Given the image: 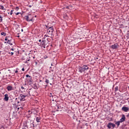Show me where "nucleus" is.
Returning <instances> with one entry per match:
<instances>
[{
    "label": "nucleus",
    "instance_id": "obj_1",
    "mask_svg": "<svg viewBox=\"0 0 129 129\" xmlns=\"http://www.w3.org/2000/svg\"><path fill=\"white\" fill-rule=\"evenodd\" d=\"M50 42H51V38L49 37V36L45 35L44 37L42 38L40 46L41 48L45 49L46 47H49V46H50Z\"/></svg>",
    "mask_w": 129,
    "mask_h": 129
},
{
    "label": "nucleus",
    "instance_id": "obj_2",
    "mask_svg": "<svg viewBox=\"0 0 129 129\" xmlns=\"http://www.w3.org/2000/svg\"><path fill=\"white\" fill-rule=\"evenodd\" d=\"M53 32H54V27L51 26V28L47 29V36H48V37H52V36H54V34H53Z\"/></svg>",
    "mask_w": 129,
    "mask_h": 129
},
{
    "label": "nucleus",
    "instance_id": "obj_3",
    "mask_svg": "<svg viewBox=\"0 0 129 129\" xmlns=\"http://www.w3.org/2000/svg\"><path fill=\"white\" fill-rule=\"evenodd\" d=\"M24 19L27 21V22H32V23H34V20L33 19H34V16L31 15L25 16Z\"/></svg>",
    "mask_w": 129,
    "mask_h": 129
},
{
    "label": "nucleus",
    "instance_id": "obj_4",
    "mask_svg": "<svg viewBox=\"0 0 129 129\" xmlns=\"http://www.w3.org/2000/svg\"><path fill=\"white\" fill-rule=\"evenodd\" d=\"M5 40L7 41V42H5V43H7V44H9L10 46H13V43H12L13 41V39H12V37L6 36Z\"/></svg>",
    "mask_w": 129,
    "mask_h": 129
},
{
    "label": "nucleus",
    "instance_id": "obj_5",
    "mask_svg": "<svg viewBox=\"0 0 129 129\" xmlns=\"http://www.w3.org/2000/svg\"><path fill=\"white\" fill-rule=\"evenodd\" d=\"M89 68L86 65H84L82 67H80L79 69V71L81 73H82V72H84L85 70H88Z\"/></svg>",
    "mask_w": 129,
    "mask_h": 129
},
{
    "label": "nucleus",
    "instance_id": "obj_6",
    "mask_svg": "<svg viewBox=\"0 0 129 129\" xmlns=\"http://www.w3.org/2000/svg\"><path fill=\"white\" fill-rule=\"evenodd\" d=\"M10 102L13 105H17V104L20 103V102L18 101V98H13L10 99Z\"/></svg>",
    "mask_w": 129,
    "mask_h": 129
},
{
    "label": "nucleus",
    "instance_id": "obj_7",
    "mask_svg": "<svg viewBox=\"0 0 129 129\" xmlns=\"http://www.w3.org/2000/svg\"><path fill=\"white\" fill-rule=\"evenodd\" d=\"M119 47V45L117 43H116L110 46V48H111V49H113V50H116V49H118Z\"/></svg>",
    "mask_w": 129,
    "mask_h": 129
},
{
    "label": "nucleus",
    "instance_id": "obj_8",
    "mask_svg": "<svg viewBox=\"0 0 129 129\" xmlns=\"http://www.w3.org/2000/svg\"><path fill=\"white\" fill-rule=\"evenodd\" d=\"M115 127V124L113 123L109 122L107 125V127H108V128H109V129L111 128V127L113 128Z\"/></svg>",
    "mask_w": 129,
    "mask_h": 129
},
{
    "label": "nucleus",
    "instance_id": "obj_9",
    "mask_svg": "<svg viewBox=\"0 0 129 129\" xmlns=\"http://www.w3.org/2000/svg\"><path fill=\"white\" fill-rule=\"evenodd\" d=\"M26 95H24L23 94H21L19 96L20 101H25L26 100Z\"/></svg>",
    "mask_w": 129,
    "mask_h": 129
},
{
    "label": "nucleus",
    "instance_id": "obj_10",
    "mask_svg": "<svg viewBox=\"0 0 129 129\" xmlns=\"http://www.w3.org/2000/svg\"><path fill=\"white\" fill-rule=\"evenodd\" d=\"M21 60H22L23 61H24V60H26L24 61V63H25L26 64H27V63H28V61H30V58H28V56H27V55L25 56H23L22 57V59H21Z\"/></svg>",
    "mask_w": 129,
    "mask_h": 129
},
{
    "label": "nucleus",
    "instance_id": "obj_11",
    "mask_svg": "<svg viewBox=\"0 0 129 129\" xmlns=\"http://www.w3.org/2000/svg\"><path fill=\"white\" fill-rule=\"evenodd\" d=\"M125 119H126V118H125V115H124V114H122L121 115V118L120 119V122L121 123V122H123V121H125Z\"/></svg>",
    "mask_w": 129,
    "mask_h": 129
},
{
    "label": "nucleus",
    "instance_id": "obj_12",
    "mask_svg": "<svg viewBox=\"0 0 129 129\" xmlns=\"http://www.w3.org/2000/svg\"><path fill=\"white\" fill-rule=\"evenodd\" d=\"M7 90H8V91H12V90H14L15 89L14 88V87H13V86L9 85L7 87Z\"/></svg>",
    "mask_w": 129,
    "mask_h": 129
},
{
    "label": "nucleus",
    "instance_id": "obj_13",
    "mask_svg": "<svg viewBox=\"0 0 129 129\" xmlns=\"http://www.w3.org/2000/svg\"><path fill=\"white\" fill-rule=\"evenodd\" d=\"M56 111H61V106L59 105H56L55 106Z\"/></svg>",
    "mask_w": 129,
    "mask_h": 129
},
{
    "label": "nucleus",
    "instance_id": "obj_14",
    "mask_svg": "<svg viewBox=\"0 0 129 129\" xmlns=\"http://www.w3.org/2000/svg\"><path fill=\"white\" fill-rule=\"evenodd\" d=\"M21 89L22 90H26V88L27 87V83L23 84L22 85H21Z\"/></svg>",
    "mask_w": 129,
    "mask_h": 129
},
{
    "label": "nucleus",
    "instance_id": "obj_15",
    "mask_svg": "<svg viewBox=\"0 0 129 129\" xmlns=\"http://www.w3.org/2000/svg\"><path fill=\"white\" fill-rule=\"evenodd\" d=\"M57 99L58 96H56V95H53L52 98H51V100H52V101H57Z\"/></svg>",
    "mask_w": 129,
    "mask_h": 129
},
{
    "label": "nucleus",
    "instance_id": "obj_16",
    "mask_svg": "<svg viewBox=\"0 0 129 129\" xmlns=\"http://www.w3.org/2000/svg\"><path fill=\"white\" fill-rule=\"evenodd\" d=\"M121 109L123 111H124L125 112H127V111H128V110H129V108L127 107L123 106L122 107Z\"/></svg>",
    "mask_w": 129,
    "mask_h": 129
},
{
    "label": "nucleus",
    "instance_id": "obj_17",
    "mask_svg": "<svg viewBox=\"0 0 129 129\" xmlns=\"http://www.w3.org/2000/svg\"><path fill=\"white\" fill-rule=\"evenodd\" d=\"M5 97L4 98V100L5 101H9V94H6L5 95H4Z\"/></svg>",
    "mask_w": 129,
    "mask_h": 129
},
{
    "label": "nucleus",
    "instance_id": "obj_18",
    "mask_svg": "<svg viewBox=\"0 0 129 129\" xmlns=\"http://www.w3.org/2000/svg\"><path fill=\"white\" fill-rule=\"evenodd\" d=\"M26 77L27 78H30V80L29 81V83H31V82H33V80L32 79V77L29 75H26Z\"/></svg>",
    "mask_w": 129,
    "mask_h": 129
},
{
    "label": "nucleus",
    "instance_id": "obj_19",
    "mask_svg": "<svg viewBox=\"0 0 129 129\" xmlns=\"http://www.w3.org/2000/svg\"><path fill=\"white\" fill-rule=\"evenodd\" d=\"M114 122H115V125H117V127H118V126L120 125V123H121L120 120H118L117 121H114Z\"/></svg>",
    "mask_w": 129,
    "mask_h": 129
},
{
    "label": "nucleus",
    "instance_id": "obj_20",
    "mask_svg": "<svg viewBox=\"0 0 129 129\" xmlns=\"http://www.w3.org/2000/svg\"><path fill=\"white\" fill-rule=\"evenodd\" d=\"M23 95L26 96V97L29 96L30 95V91H27L25 93H23Z\"/></svg>",
    "mask_w": 129,
    "mask_h": 129
},
{
    "label": "nucleus",
    "instance_id": "obj_21",
    "mask_svg": "<svg viewBox=\"0 0 129 129\" xmlns=\"http://www.w3.org/2000/svg\"><path fill=\"white\" fill-rule=\"evenodd\" d=\"M40 120H41V117H36V121H37V122H40L41 121Z\"/></svg>",
    "mask_w": 129,
    "mask_h": 129
},
{
    "label": "nucleus",
    "instance_id": "obj_22",
    "mask_svg": "<svg viewBox=\"0 0 129 129\" xmlns=\"http://www.w3.org/2000/svg\"><path fill=\"white\" fill-rule=\"evenodd\" d=\"M31 114H32V112L28 113V114H26V117H27V118H30V117H31Z\"/></svg>",
    "mask_w": 129,
    "mask_h": 129
},
{
    "label": "nucleus",
    "instance_id": "obj_23",
    "mask_svg": "<svg viewBox=\"0 0 129 129\" xmlns=\"http://www.w3.org/2000/svg\"><path fill=\"white\" fill-rule=\"evenodd\" d=\"M116 91H118V86H116L114 88V92H116Z\"/></svg>",
    "mask_w": 129,
    "mask_h": 129
},
{
    "label": "nucleus",
    "instance_id": "obj_24",
    "mask_svg": "<svg viewBox=\"0 0 129 129\" xmlns=\"http://www.w3.org/2000/svg\"><path fill=\"white\" fill-rule=\"evenodd\" d=\"M7 53H8V54H11V56H13L14 54V52H11V51H7Z\"/></svg>",
    "mask_w": 129,
    "mask_h": 129
},
{
    "label": "nucleus",
    "instance_id": "obj_25",
    "mask_svg": "<svg viewBox=\"0 0 129 129\" xmlns=\"http://www.w3.org/2000/svg\"><path fill=\"white\" fill-rule=\"evenodd\" d=\"M0 7H1L0 10H3V11H5V10H6L5 9V7H4V6L1 5Z\"/></svg>",
    "mask_w": 129,
    "mask_h": 129
},
{
    "label": "nucleus",
    "instance_id": "obj_26",
    "mask_svg": "<svg viewBox=\"0 0 129 129\" xmlns=\"http://www.w3.org/2000/svg\"><path fill=\"white\" fill-rule=\"evenodd\" d=\"M1 35L2 36H4V37H5L7 35V33L6 32H2Z\"/></svg>",
    "mask_w": 129,
    "mask_h": 129
},
{
    "label": "nucleus",
    "instance_id": "obj_27",
    "mask_svg": "<svg viewBox=\"0 0 129 129\" xmlns=\"http://www.w3.org/2000/svg\"><path fill=\"white\" fill-rule=\"evenodd\" d=\"M45 83H46V84L50 83V81H49L48 79H45Z\"/></svg>",
    "mask_w": 129,
    "mask_h": 129
},
{
    "label": "nucleus",
    "instance_id": "obj_28",
    "mask_svg": "<svg viewBox=\"0 0 129 129\" xmlns=\"http://www.w3.org/2000/svg\"><path fill=\"white\" fill-rule=\"evenodd\" d=\"M53 95H52L51 93H50L49 94V97H50V99L53 97Z\"/></svg>",
    "mask_w": 129,
    "mask_h": 129
},
{
    "label": "nucleus",
    "instance_id": "obj_29",
    "mask_svg": "<svg viewBox=\"0 0 129 129\" xmlns=\"http://www.w3.org/2000/svg\"><path fill=\"white\" fill-rule=\"evenodd\" d=\"M45 27L46 28V30H48V29H49V28H51V26H49V25H45Z\"/></svg>",
    "mask_w": 129,
    "mask_h": 129
},
{
    "label": "nucleus",
    "instance_id": "obj_30",
    "mask_svg": "<svg viewBox=\"0 0 129 129\" xmlns=\"http://www.w3.org/2000/svg\"><path fill=\"white\" fill-rule=\"evenodd\" d=\"M0 22H3V17H2V15H0Z\"/></svg>",
    "mask_w": 129,
    "mask_h": 129
},
{
    "label": "nucleus",
    "instance_id": "obj_31",
    "mask_svg": "<svg viewBox=\"0 0 129 129\" xmlns=\"http://www.w3.org/2000/svg\"><path fill=\"white\" fill-rule=\"evenodd\" d=\"M20 14L22 15V13H21V12H18V13H16V16H18V15H20Z\"/></svg>",
    "mask_w": 129,
    "mask_h": 129
},
{
    "label": "nucleus",
    "instance_id": "obj_32",
    "mask_svg": "<svg viewBox=\"0 0 129 129\" xmlns=\"http://www.w3.org/2000/svg\"><path fill=\"white\" fill-rule=\"evenodd\" d=\"M15 10L16 11H19V10H20V8H19V7H16Z\"/></svg>",
    "mask_w": 129,
    "mask_h": 129
},
{
    "label": "nucleus",
    "instance_id": "obj_33",
    "mask_svg": "<svg viewBox=\"0 0 129 129\" xmlns=\"http://www.w3.org/2000/svg\"><path fill=\"white\" fill-rule=\"evenodd\" d=\"M13 12H14V10L11 11V12H10L11 16H12V15H13Z\"/></svg>",
    "mask_w": 129,
    "mask_h": 129
},
{
    "label": "nucleus",
    "instance_id": "obj_34",
    "mask_svg": "<svg viewBox=\"0 0 129 129\" xmlns=\"http://www.w3.org/2000/svg\"><path fill=\"white\" fill-rule=\"evenodd\" d=\"M94 60H95V61H97V60H98V57H95Z\"/></svg>",
    "mask_w": 129,
    "mask_h": 129
},
{
    "label": "nucleus",
    "instance_id": "obj_35",
    "mask_svg": "<svg viewBox=\"0 0 129 129\" xmlns=\"http://www.w3.org/2000/svg\"><path fill=\"white\" fill-rule=\"evenodd\" d=\"M44 59H47V58H48V56L45 55V56H44Z\"/></svg>",
    "mask_w": 129,
    "mask_h": 129
},
{
    "label": "nucleus",
    "instance_id": "obj_36",
    "mask_svg": "<svg viewBox=\"0 0 129 129\" xmlns=\"http://www.w3.org/2000/svg\"><path fill=\"white\" fill-rule=\"evenodd\" d=\"M34 63H35V65H38V62L35 61Z\"/></svg>",
    "mask_w": 129,
    "mask_h": 129
},
{
    "label": "nucleus",
    "instance_id": "obj_37",
    "mask_svg": "<svg viewBox=\"0 0 129 129\" xmlns=\"http://www.w3.org/2000/svg\"><path fill=\"white\" fill-rule=\"evenodd\" d=\"M66 9H67V10H69V6H67L66 7Z\"/></svg>",
    "mask_w": 129,
    "mask_h": 129
},
{
    "label": "nucleus",
    "instance_id": "obj_38",
    "mask_svg": "<svg viewBox=\"0 0 129 129\" xmlns=\"http://www.w3.org/2000/svg\"><path fill=\"white\" fill-rule=\"evenodd\" d=\"M19 71H18V69H17L16 71H15V73H18Z\"/></svg>",
    "mask_w": 129,
    "mask_h": 129
},
{
    "label": "nucleus",
    "instance_id": "obj_39",
    "mask_svg": "<svg viewBox=\"0 0 129 129\" xmlns=\"http://www.w3.org/2000/svg\"><path fill=\"white\" fill-rule=\"evenodd\" d=\"M126 117L129 118V113L126 115Z\"/></svg>",
    "mask_w": 129,
    "mask_h": 129
},
{
    "label": "nucleus",
    "instance_id": "obj_40",
    "mask_svg": "<svg viewBox=\"0 0 129 129\" xmlns=\"http://www.w3.org/2000/svg\"><path fill=\"white\" fill-rule=\"evenodd\" d=\"M38 42L42 43V40L39 39V40H38Z\"/></svg>",
    "mask_w": 129,
    "mask_h": 129
},
{
    "label": "nucleus",
    "instance_id": "obj_41",
    "mask_svg": "<svg viewBox=\"0 0 129 129\" xmlns=\"http://www.w3.org/2000/svg\"><path fill=\"white\" fill-rule=\"evenodd\" d=\"M28 113H31V112H31V110H28Z\"/></svg>",
    "mask_w": 129,
    "mask_h": 129
},
{
    "label": "nucleus",
    "instance_id": "obj_42",
    "mask_svg": "<svg viewBox=\"0 0 129 129\" xmlns=\"http://www.w3.org/2000/svg\"><path fill=\"white\" fill-rule=\"evenodd\" d=\"M127 38H129V33L127 34Z\"/></svg>",
    "mask_w": 129,
    "mask_h": 129
},
{
    "label": "nucleus",
    "instance_id": "obj_43",
    "mask_svg": "<svg viewBox=\"0 0 129 129\" xmlns=\"http://www.w3.org/2000/svg\"><path fill=\"white\" fill-rule=\"evenodd\" d=\"M10 50H11L12 51H14V50H15V49H14V48H11Z\"/></svg>",
    "mask_w": 129,
    "mask_h": 129
},
{
    "label": "nucleus",
    "instance_id": "obj_44",
    "mask_svg": "<svg viewBox=\"0 0 129 129\" xmlns=\"http://www.w3.org/2000/svg\"><path fill=\"white\" fill-rule=\"evenodd\" d=\"M49 68H50V71H53L52 70H51V69H52V67H50Z\"/></svg>",
    "mask_w": 129,
    "mask_h": 129
},
{
    "label": "nucleus",
    "instance_id": "obj_45",
    "mask_svg": "<svg viewBox=\"0 0 129 129\" xmlns=\"http://www.w3.org/2000/svg\"><path fill=\"white\" fill-rule=\"evenodd\" d=\"M28 7L29 8H32V5H29Z\"/></svg>",
    "mask_w": 129,
    "mask_h": 129
},
{
    "label": "nucleus",
    "instance_id": "obj_46",
    "mask_svg": "<svg viewBox=\"0 0 129 129\" xmlns=\"http://www.w3.org/2000/svg\"><path fill=\"white\" fill-rule=\"evenodd\" d=\"M22 71H25V69L23 68H22Z\"/></svg>",
    "mask_w": 129,
    "mask_h": 129
},
{
    "label": "nucleus",
    "instance_id": "obj_47",
    "mask_svg": "<svg viewBox=\"0 0 129 129\" xmlns=\"http://www.w3.org/2000/svg\"><path fill=\"white\" fill-rule=\"evenodd\" d=\"M30 80V78H29L27 80V82L29 83V81Z\"/></svg>",
    "mask_w": 129,
    "mask_h": 129
},
{
    "label": "nucleus",
    "instance_id": "obj_48",
    "mask_svg": "<svg viewBox=\"0 0 129 129\" xmlns=\"http://www.w3.org/2000/svg\"><path fill=\"white\" fill-rule=\"evenodd\" d=\"M85 125H86V126H88V124L87 123H86Z\"/></svg>",
    "mask_w": 129,
    "mask_h": 129
},
{
    "label": "nucleus",
    "instance_id": "obj_49",
    "mask_svg": "<svg viewBox=\"0 0 129 129\" xmlns=\"http://www.w3.org/2000/svg\"><path fill=\"white\" fill-rule=\"evenodd\" d=\"M21 31L24 32V29H21Z\"/></svg>",
    "mask_w": 129,
    "mask_h": 129
},
{
    "label": "nucleus",
    "instance_id": "obj_50",
    "mask_svg": "<svg viewBox=\"0 0 129 129\" xmlns=\"http://www.w3.org/2000/svg\"><path fill=\"white\" fill-rule=\"evenodd\" d=\"M17 37V38H20V35H18Z\"/></svg>",
    "mask_w": 129,
    "mask_h": 129
},
{
    "label": "nucleus",
    "instance_id": "obj_51",
    "mask_svg": "<svg viewBox=\"0 0 129 129\" xmlns=\"http://www.w3.org/2000/svg\"><path fill=\"white\" fill-rule=\"evenodd\" d=\"M47 86H48V85H45V88H46L47 87Z\"/></svg>",
    "mask_w": 129,
    "mask_h": 129
},
{
    "label": "nucleus",
    "instance_id": "obj_52",
    "mask_svg": "<svg viewBox=\"0 0 129 129\" xmlns=\"http://www.w3.org/2000/svg\"><path fill=\"white\" fill-rule=\"evenodd\" d=\"M1 128H4V126H2Z\"/></svg>",
    "mask_w": 129,
    "mask_h": 129
},
{
    "label": "nucleus",
    "instance_id": "obj_53",
    "mask_svg": "<svg viewBox=\"0 0 129 129\" xmlns=\"http://www.w3.org/2000/svg\"><path fill=\"white\" fill-rule=\"evenodd\" d=\"M39 81H40V82H42V80H40Z\"/></svg>",
    "mask_w": 129,
    "mask_h": 129
},
{
    "label": "nucleus",
    "instance_id": "obj_54",
    "mask_svg": "<svg viewBox=\"0 0 129 129\" xmlns=\"http://www.w3.org/2000/svg\"><path fill=\"white\" fill-rule=\"evenodd\" d=\"M3 106H5V104H4L3 105Z\"/></svg>",
    "mask_w": 129,
    "mask_h": 129
},
{
    "label": "nucleus",
    "instance_id": "obj_55",
    "mask_svg": "<svg viewBox=\"0 0 129 129\" xmlns=\"http://www.w3.org/2000/svg\"><path fill=\"white\" fill-rule=\"evenodd\" d=\"M17 109H18V110L20 109V108H18Z\"/></svg>",
    "mask_w": 129,
    "mask_h": 129
},
{
    "label": "nucleus",
    "instance_id": "obj_56",
    "mask_svg": "<svg viewBox=\"0 0 129 129\" xmlns=\"http://www.w3.org/2000/svg\"><path fill=\"white\" fill-rule=\"evenodd\" d=\"M8 71H11V70H8Z\"/></svg>",
    "mask_w": 129,
    "mask_h": 129
},
{
    "label": "nucleus",
    "instance_id": "obj_57",
    "mask_svg": "<svg viewBox=\"0 0 129 129\" xmlns=\"http://www.w3.org/2000/svg\"><path fill=\"white\" fill-rule=\"evenodd\" d=\"M50 85H52V84L50 83Z\"/></svg>",
    "mask_w": 129,
    "mask_h": 129
},
{
    "label": "nucleus",
    "instance_id": "obj_58",
    "mask_svg": "<svg viewBox=\"0 0 129 129\" xmlns=\"http://www.w3.org/2000/svg\"><path fill=\"white\" fill-rule=\"evenodd\" d=\"M8 15H10V13H8Z\"/></svg>",
    "mask_w": 129,
    "mask_h": 129
},
{
    "label": "nucleus",
    "instance_id": "obj_59",
    "mask_svg": "<svg viewBox=\"0 0 129 129\" xmlns=\"http://www.w3.org/2000/svg\"><path fill=\"white\" fill-rule=\"evenodd\" d=\"M53 66V64L51 63V66Z\"/></svg>",
    "mask_w": 129,
    "mask_h": 129
},
{
    "label": "nucleus",
    "instance_id": "obj_60",
    "mask_svg": "<svg viewBox=\"0 0 129 129\" xmlns=\"http://www.w3.org/2000/svg\"><path fill=\"white\" fill-rule=\"evenodd\" d=\"M23 129H26V128H23Z\"/></svg>",
    "mask_w": 129,
    "mask_h": 129
},
{
    "label": "nucleus",
    "instance_id": "obj_61",
    "mask_svg": "<svg viewBox=\"0 0 129 129\" xmlns=\"http://www.w3.org/2000/svg\"><path fill=\"white\" fill-rule=\"evenodd\" d=\"M128 89H129V86L128 87Z\"/></svg>",
    "mask_w": 129,
    "mask_h": 129
},
{
    "label": "nucleus",
    "instance_id": "obj_62",
    "mask_svg": "<svg viewBox=\"0 0 129 129\" xmlns=\"http://www.w3.org/2000/svg\"><path fill=\"white\" fill-rule=\"evenodd\" d=\"M22 93H24L23 92H22Z\"/></svg>",
    "mask_w": 129,
    "mask_h": 129
},
{
    "label": "nucleus",
    "instance_id": "obj_63",
    "mask_svg": "<svg viewBox=\"0 0 129 129\" xmlns=\"http://www.w3.org/2000/svg\"><path fill=\"white\" fill-rule=\"evenodd\" d=\"M2 73L1 72H0V74H1Z\"/></svg>",
    "mask_w": 129,
    "mask_h": 129
},
{
    "label": "nucleus",
    "instance_id": "obj_64",
    "mask_svg": "<svg viewBox=\"0 0 129 129\" xmlns=\"http://www.w3.org/2000/svg\"><path fill=\"white\" fill-rule=\"evenodd\" d=\"M21 108H23V107H21Z\"/></svg>",
    "mask_w": 129,
    "mask_h": 129
}]
</instances>
